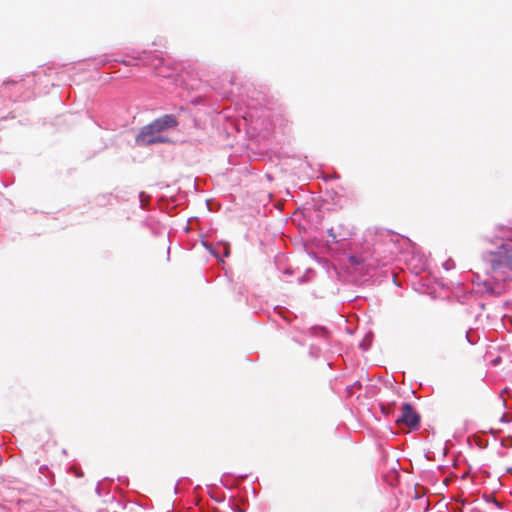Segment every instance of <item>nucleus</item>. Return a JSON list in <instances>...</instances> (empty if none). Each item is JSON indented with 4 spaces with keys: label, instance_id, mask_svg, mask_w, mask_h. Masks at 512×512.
Returning <instances> with one entry per match:
<instances>
[{
    "label": "nucleus",
    "instance_id": "f257e3e1",
    "mask_svg": "<svg viewBox=\"0 0 512 512\" xmlns=\"http://www.w3.org/2000/svg\"><path fill=\"white\" fill-rule=\"evenodd\" d=\"M178 124L173 115H164L150 124L141 128L136 136V143L139 146H148L156 143H166L169 141L167 137L161 135V132L168 128H174Z\"/></svg>",
    "mask_w": 512,
    "mask_h": 512
},
{
    "label": "nucleus",
    "instance_id": "f03ea898",
    "mask_svg": "<svg viewBox=\"0 0 512 512\" xmlns=\"http://www.w3.org/2000/svg\"><path fill=\"white\" fill-rule=\"evenodd\" d=\"M485 259L494 272L502 271L504 268L512 271V252L504 246L496 252H488Z\"/></svg>",
    "mask_w": 512,
    "mask_h": 512
},
{
    "label": "nucleus",
    "instance_id": "7ed1b4c3",
    "mask_svg": "<svg viewBox=\"0 0 512 512\" xmlns=\"http://www.w3.org/2000/svg\"><path fill=\"white\" fill-rule=\"evenodd\" d=\"M419 421L420 416L413 409L412 405L410 403L403 404L401 415L397 418V423L413 428L419 424Z\"/></svg>",
    "mask_w": 512,
    "mask_h": 512
},
{
    "label": "nucleus",
    "instance_id": "20e7f679",
    "mask_svg": "<svg viewBox=\"0 0 512 512\" xmlns=\"http://www.w3.org/2000/svg\"><path fill=\"white\" fill-rule=\"evenodd\" d=\"M230 255V246L225 244L224 246V256L228 257Z\"/></svg>",
    "mask_w": 512,
    "mask_h": 512
}]
</instances>
